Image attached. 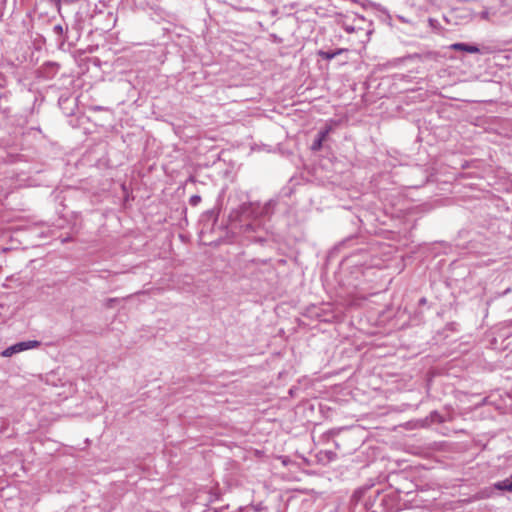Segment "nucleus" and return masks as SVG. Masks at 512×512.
<instances>
[{
  "instance_id": "f257e3e1",
  "label": "nucleus",
  "mask_w": 512,
  "mask_h": 512,
  "mask_svg": "<svg viewBox=\"0 0 512 512\" xmlns=\"http://www.w3.org/2000/svg\"><path fill=\"white\" fill-rule=\"evenodd\" d=\"M450 49L468 52V53H478L479 48L476 45L466 44V43H455L450 45Z\"/></svg>"
},
{
  "instance_id": "1a4fd4ad",
  "label": "nucleus",
  "mask_w": 512,
  "mask_h": 512,
  "mask_svg": "<svg viewBox=\"0 0 512 512\" xmlns=\"http://www.w3.org/2000/svg\"><path fill=\"white\" fill-rule=\"evenodd\" d=\"M201 201V197L198 196V195H193L191 198H190V204L192 205H197L199 202Z\"/></svg>"
},
{
  "instance_id": "20e7f679",
  "label": "nucleus",
  "mask_w": 512,
  "mask_h": 512,
  "mask_svg": "<svg viewBox=\"0 0 512 512\" xmlns=\"http://www.w3.org/2000/svg\"><path fill=\"white\" fill-rule=\"evenodd\" d=\"M254 213H255V209H254V205L252 203L243 204L240 207V216L241 217H245L246 218V217L251 216Z\"/></svg>"
},
{
  "instance_id": "9b49d317",
  "label": "nucleus",
  "mask_w": 512,
  "mask_h": 512,
  "mask_svg": "<svg viewBox=\"0 0 512 512\" xmlns=\"http://www.w3.org/2000/svg\"><path fill=\"white\" fill-rule=\"evenodd\" d=\"M272 205L271 202L267 203L264 207H263V213H268V210H269V207Z\"/></svg>"
},
{
  "instance_id": "423d86ee",
  "label": "nucleus",
  "mask_w": 512,
  "mask_h": 512,
  "mask_svg": "<svg viewBox=\"0 0 512 512\" xmlns=\"http://www.w3.org/2000/svg\"><path fill=\"white\" fill-rule=\"evenodd\" d=\"M339 53H341V50H338L336 52L319 51V56H321L323 59L331 60Z\"/></svg>"
},
{
  "instance_id": "ddd939ff",
  "label": "nucleus",
  "mask_w": 512,
  "mask_h": 512,
  "mask_svg": "<svg viewBox=\"0 0 512 512\" xmlns=\"http://www.w3.org/2000/svg\"><path fill=\"white\" fill-rule=\"evenodd\" d=\"M251 229H253L252 224H246L245 225V230L246 231L251 230Z\"/></svg>"
},
{
  "instance_id": "6e6552de",
  "label": "nucleus",
  "mask_w": 512,
  "mask_h": 512,
  "mask_svg": "<svg viewBox=\"0 0 512 512\" xmlns=\"http://www.w3.org/2000/svg\"><path fill=\"white\" fill-rule=\"evenodd\" d=\"M322 143H323V141L317 137V139H315V141L312 144V147H311L312 150H314V151L320 150L322 147Z\"/></svg>"
},
{
  "instance_id": "9d476101",
  "label": "nucleus",
  "mask_w": 512,
  "mask_h": 512,
  "mask_svg": "<svg viewBox=\"0 0 512 512\" xmlns=\"http://www.w3.org/2000/svg\"><path fill=\"white\" fill-rule=\"evenodd\" d=\"M54 30H55V32H57V33H59V34L63 32V28H62V26H61V25H56V26L54 27Z\"/></svg>"
},
{
  "instance_id": "4468645a",
  "label": "nucleus",
  "mask_w": 512,
  "mask_h": 512,
  "mask_svg": "<svg viewBox=\"0 0 512 512\" xmlns=\"http://www.w3.org/2000/svg\"><path fill=\"white\" fill-rule=\"evenodd\" d=\"M435 22H437V21H436V20H433V19H430V20H429V23H430V25H431L432 27H434V23H435Z\"/></svg>"
},
{
  "instance_id": "0eeeda50",
  "label": "nucleus",
  "mask_w": 512,
  "mask_h": 512,
  "mask_svg": "<svg viewBox=\"0 0 512 512\" xmlns=\"http://www.w3.org/2000/svg\"><path fill=\"white\" fill-rule=\"evenodd\" d=\"M331 131V127H326L318 133V138L324 141Z\"/></svg>"
},
{
  "instance_id": "f8f14e48",
  "label": "nucleus",
  "mask_w": 512,
  "mask_h": 512,
  "mask_svg": "<svg viewBox=\"0 0 512 512\" xmlns=\"http://www.w3.org/2000/svg\"><path fill=\"white\" fill-rule=\"evenodd\" d=\"M481 17H482L483 19H488V17H489V13H488V11H483V12L481 13Z\"/></svg>"
},
{
  "instance_id": "f03ea898",
  "label": "nucleus",
  "mask_w": 512,
  "mask_h": 512,
  "mask_svg": "<svg viewBox=\"0 0 512 512\" xmlns=\"http://www.w3.org/2000/svg\"><path fill=\"white\" fill-rule=\"evenodd\" d=\"M16 345H17L19 352H22L25 350H29V349L38 347L40 345V342L36 341V340H30V341H23V342L16 343Z\"/></svg>"
},
{
  "instance_id": "7ed1b4c3",
  "label": "nucleus",
  "mask_w": 512,
  "mask_h": 512,
  "mask_svg": "<svg viewBox=\"0 0 512 512\" xmlns=\"http://www.w3.org/2000/svg\"><path fill=\"white\" fill-rule=\"evenodd\" d=\"M495 488L498 490H505L512 492V475L502 481L495 483Z\"/></svg>"
},
{
  "instance_id": "39448f33",
  "label": "nucleus",
  "mask_w": 512,
  "mask_h": 512,
  "mask_svg": "<svg viewBox=\"0 0 512 512\" xmlns=\"http://www.w3.org/2000/svg\"><path fill=\"white\" fill-rule=\"evenodd\" d=\"M16 353H19V350L17 348V345L14 344L8 348H6L3 352H2V356L3 357H11L12 355L16 354Z\"/></svg>"
}]
</instances>
